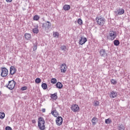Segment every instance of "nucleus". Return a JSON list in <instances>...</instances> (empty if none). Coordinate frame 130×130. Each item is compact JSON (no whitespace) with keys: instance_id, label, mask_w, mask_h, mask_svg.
<instances>
[{"instance_id":"1","label":"nucleus","mask_w":130,"mask_h":130,"mask_svg":"<svg viewBox=\"0 0 130 130\" xmlns=\"http://www.w3.org/2000/svg\"><path fill=\"white\" fill-rule=\"evenodd\" d=\"M96 23L99 26H103L105 23V19L102 16L98 17H96Z\"/></svg>"},{"instance_id":"2","label":"nucleus","mask_w":130,"mask_h":130,"mask_svg":"<svg viewBox=\"0 0 130 130\" xmlns=\"http://www.w3.org/2000/svg\"><path fill=\"white\" fill-rule=\"evenodd\" d=\"M15 86H16V82H15L14 80H11L9 81V84L7 87L10 90H13V89L15 88Z\"/></svg>"},{"instance_id":"3","label":"nucleus","mask_w":130,"mask_h":130,"mask_svg":"<svg viewBox=\"0 0 130 130\" xmlns=\"http://www.w3.org/2000/svg\"><path fill=\"white\" fill-rule=\"evenodd\" d=\"M116 32L114 31H110L109 38L111 40H114L116 38Z\"/></svg>"},{"instance_id":"4","label":"nucleus","mask_w":130,"mask_h":130,"mask_svg":"<svg viewBox=\"0 0 130 130\" xmlns=\"http://www.w3.org/2000/svg\"><path fill=\"white\" fill-rule=\"evenodd\" d=\"M1 71H2V73H1L2 77H5L8 76V74H9V72L8 71V69H7V68H2Z\"/></svg>"},{"instance_id":"5","label":"nucleus","mask_w":130,"mask_h":130,"mask_svg":"<svg viewBox=\"0 0 130 130\" xmlns=\"http://www.w3.org/2000/svg\"><path fill=\"white\" fill-rule=\"evenodd\" d=\"M67 70H68V66L66 63L61 64L60 66V71L62 74H64L67 72Z\"/></svg>"},{"instance_id":"6","label":"nucleus","mask_w":130,"mask_h":130,"mask_svg":"<svg viewBox=\"0 0 130 130\" xmlns=\"http://www.w3.org/2000/svg\"><path fill=\"white\" fill-rule=\"evenodd\" d=\"M42 27H44L46 30L49 29L51 27V23L49 21H45V23H43Z\"/></svg>"},{"instance_id":"7","label":"nucleus","mask_w":130,"mask_h":130,"mask_svg":"<svg viewBox=\"0 0 130 130\" xmlns=\"http://www.w3.org/2000/svg\"><path fill=\"white\" fill-rule=\"evenodd\" d=\"M62 117L61 116H58L56 118V124L57 125H61L62 124Z\"/></svg>"},{"instance_id":"8","label":"nucleus","mask_w":130,"mask_h":130,"mask_svg":"<svg viewBox=\"0 0 130 130\" xmlns=\"http://www.w3.org/2000/svg\"><path fill=\"white\" fill-rule=\"evenodd\" d=\"M87 41L88 40L87 39V38H85V37H81L79 40V44L80 45H83V44H85Z\"/></svg>"},{"instance_id":"9","label":"nucleus","mask_w":130,"mask_h":130,"mask_svg":"<svg viewBox=\"0 0 130 130\" xmlns=\"http://www.w3.org/2000/svg\"><path fill=\"white\" fill-rule=\"evenodd\" d=\"M79 109V106L77 104H73L71 107V110L73 111V112H78Z\"/></svg>"},{"instance_id":"10","label":"nucleus","mask_w":130,"mask_h":130,"mask_svg":"<svg viewBox=\"0 0 130 130\" xmlns=\"http://www.w3.org/2000/svg\"><path fill=\"white\" fill-rule=\"evenodd\" d=\"M16 72H17L16 68L14 66H11L10 67V74L11 75V76H13L16 74Z\"/></svg>"},{"instance_id":"11","label":"nucleus","mask_w":130,"mask_h":130,"mask_svg":"<svg viewBox=\"0 0 130 130\" xmlns=\"http://www.w3.org/2000/svg\"><path fill=\"white\" fill-rule=\"evenodd\" d=\"M109 96L110 98H115L117 96V92L115 91L112 90L110 92Z\"/></svg>"},{"instance_id":"12","label":"nucleus","mask_w":130,"mask_h":130,"mask_svg":"<svg viewBox=\"0 0 130 130\" xmlns=\"http://www.w3.org/2000/svg\"><path fill=\"white\" fill-rule=\"evenodd\" d=\"M38 124H39V126L41 124L45 125V120H44V118H43V117L39 118Z\"/></svg>"},{"instance_id":"13","label":"nucleus","mask_w":130,"mask_h":130,"mask_svg":"<svg viewBox=\"0 0 130 130\" xmlns=\"http://www.w3.org/2000/svg\"><path fill=\"white\" fill-rule=\"evenodd\" d=\"M100 54L103 57H104V56H107V53L105 52V49H102L100 51Z\"/></svg>"},{"instance_id":"14","label":"nucleus","mask_w":130,"mask_h":130,"mask_svg":"<svg viewBox=\"0 0 130 130\" xmlns=\"http://www.w3.org/2000/svg\"><path fill=\"white\" fill-rule=\"evenodd\" d=\"M98 121V118H96V117H93L91 119V122L92 123V125H96L97 122Z\"/></svg>"},{"instance_id":"15","label":"nucleus","mask_w":130,"mask_h":130,"mask_svg":"<svg viewBox=\"0 0 130 130\" xmlns=\"http://www.w3.org/2000/svg\"><path fill=\"white\" fill-rule=\"evenodd\" d=\"M117 15H119V16L121 15H123L124 14V9H120L117 10Z\"/></svg>"},{"instance_id":"16","label":"nucleus","mask_w":130,"mask_h":130,"mask_svg":"<svg viewBox=\"0 0 130 130\" xmlns=\"http://www.w3.org/2000/svg\"><path fill=\"white\" fill-rule=\"evenodd\" d=\"M51 98L53 99V100H56L57 99V93H55L54 94H51Z\"/></svg>"},{"instance_id":"17","label":"nucleus","mask_w":130,"mask_h":130,"mask_svg":"<svg viewBox=\"0 0 130 130\" xmlns=\"http://www.w3.org/2000/svg\"><path fill=\"white\" fill-rule=\"evenodd\" d=\"M25 39L26 40H30L31 39V34L26 33L24 35Z\"/></svg>"},{"instance_id":"18","label":"nucleus","mask_w":130,"mask_h":130,"mask_svg":"<svg viewBox=\"0 0 130 130\" xmlns=\"http://www.w3.org/2000/svg\"><path fill=\"white\" fill-rule=\"evenodd\" d=\"M56 86L58 89H61V88H62V84L59 82H58L56 84Z\"/></svg>"},{"instance_id":"19","label":"nucleus","mask_w":130,"mask_h":130,"mask_svg":"<svg viewBox=\"0 0 130 130\" xmlns=\"http://www.w3.org/2000/svg\"><path fill=\"white\" fill-rule=\"evenodd\" d=\"M38 127H39V129H40V130L45 129V125L41 124V125H39V124H38Z\"/></svg>"},{"instance_id":"20","label":"nucleus","mask_w":130,"mask_h":130,"mask_svg":"<svg viewBox=\"0 0 130 130\" xmlns=\"http://www.w3.org/2000/svg\"><path fill=\"white\" fill-rule=\"evenodd\" d=\"M53 36L54 38H58L59 37V33L57 31L53 32Z\"/></svg>"},{"instance_id":"21","label":"nucleus","mask_w":130,"mask_h":130,"mask_svg":"<svg viewBox=\"0 0 130 130\" xmlns=\"http://www.w3.org/2000/svg\"><path fill=\"white\" fill-rule=\"evenodd\" d=\"M51 114L54 116L55 117H57V115H58V113L56 111V110H54V111L51 112Z\"/></svg>"},{"instance_id":"22","label":"nucleus","mask_w":130,"mask_h":130,"mask_svg":"<svg viewBox=\"0 0 130 130\" xmlns=\"http://www.w3.org/2000/svg\"><path fill=\"white\" fill-rule=\"evenodd\" d=\"M32 32L35 34H38V33L39 32V29L38 27H35L32 29Z\"/></svg>"},{"instance_id":"23","label":"nucleus","mask_w":130,"mask_h":130,"mask_svg":"<svg viewBox=\"0 0 130 130\" xmlns=\"http://www.w3.org/2000/svg\"><path fill=\"white\" fill-rule=\"evenodd\" d=\"M63 9L64 11H69L71 9V6L70 5H65L63 6Z\"/></svg>"},{"instance_id":"24","label":"nucleus","mask_w":130,"mask_h":130,"mask_svg":"<svg viewBox=\"0 0 130 130\" xmlns=\"http://www.w3.org/2000/svg\"><path fill=\"white\" fill-rule=\"evenodd\" d=\"M114 44L115 46H118L120 44V42L118 40H116L114 41Z\"/></svg>"},{"instance_id":"25","label":"nucleus","mask_w":130,"mask_h":130,"mask_svg":"<svg viewBox=\"0 0 130 130\" xmlns=\"http://www.w3.org/2000/svg\"><path fill=\"white\" fill-rule=\"evenodd\" d=\"M118 128L119 130H124L125 128L122 124H121L118 125Z\"/></svg>"},{"instance_id":"26","label":"nucleus","mask_w":130,"mask_h":130,"mask_svg":"<svg viewBox=\"0 0 130 130\" xmlns=\"http://www.w3.org/2000/svg\"><path fill=\"white\" fill-rule=\"evenodd\" d=\"M111 122H112V120H111V119L109 118L105 120V123H106L107 124H109L111 123Z\"/></svg>"},{"instance_id":"27","label":"nucleus","mask_w":130,"mask_h":130,"mask_svg":"<svg viewBox=\"0 0 130 130\" xmlns=\"http://www.w3.org/2000/svg\"><path fill=\"white\" fill-rule=\"evenodd\" d=\"M42 87L44 90H46L47 89V84L46 83H43L42 84Z\"/></svg>"},{"instance_id":"28","label":"nucleus","mask_w":130,"mask_h":130,"mask_svg":"<svg viewBox=\"0 0 130 130\" xmlns=\"http://www.w3.org/2000/svg\"><path fill=\"white\" fill-rule=\"evenodd\" d=\"M99 105H100V102H99V101H96L94 102L93 106L95 107L97 106H99Z\"/></svg>"},{"instance_id":"29","label":"nucleus","mask_w":130,"mask_h":130,"mask_svg":"<svg viewBox=\"0 0 130 130\" xmlns=\"http://www.w3.org/2000/svg\"><path fill=\"white\" fill-rule=\"evenodd\" d=\"M35 83H36V84H40V83H41V79L39 78H36Z\"/></svg>"},{"instance_id":"30","label":"nucleus","mask_w":130,"mask_h":130,"mask_svg":"<svg viewBox=\"0 0 130 130\" xmlns=\"http://www.w3.org/2000/svg\"><path fill=\"white\" fill-rule=\"evenodd\" d=\"M56 82H57V80L55 78H52L51 80V83L52 84H56Z\"/></svg>"},{"instance_id":"31","label":"nucleus","mask_w":130,"mask_h":130,"mask_svg":"<svg viewBox=\"0 0 130 130\" xmlns=\"http://www.w3.org/2000/svg\"><path fill=\"white\" fill-rule=\"evenodd\" d=\"M6 116V115L5 114V113L4 112H0V118L4 119V118Z\"/></svg>"},{"instance_id":"32","label":"nucleus","mask_w":130,"mask_h":130,"mask_svg":"<svg viewBox=\"0 0 130 130\" xmlns=\"http://www.w3.org/2000/svg\"><path fill=\"white\" fill-rule=\"evenodd\" d=\"M33 19H34V21H38V20H39V19H40V17L38 15H35Z\"/></svg>"},{"instance_id":"33","label":"nucleus","mask_w":130,"mask_h":130,"mask_svg":"<svg viewBox=\"0 0 130 130\" xmlns=\"http://www.w3.org/2000/svg\"><path fill=\"white\" fill-rule=\"evenodd\" d=\"M79 25H83V20H82V19L79 18L77 21Z\"/></svg>"},{"instance_id":"34","label":"nucleus","mask_w":130,"mask_h":130,"mask_svg":"<svg viewBox=\"0 0 130 130\" xmlns=\"http://www.w3.org/2000/svg\"><path fill=\"white\" fill-rule=\"evenodd\" d=\"M111 83L113 85H116V84H117V82L116 81V80H115V79L111 80Z\"/></svg>"},{"instance_id":"35","label":"nucleus","mask_w":130,"mask_h":130,"mask_svg":"<svg viewBox=\"0 0 130 130\" xmlns=\"http://www.w3.org/2000/svg\"><path fill=\"white\" fill-rule=\"evenodd\" d=\"M28 89V87L27 86H23L21 88V91H25V90H27Z\"/></svg>"},{"instance_id":"36","label":"nucleus","mask_w":130,"mask_h":130,"mask_svg":"<svg viewBox=\"0 0 130 130\" xmlns=\"http://www.w3.org/2000/svg\"><path fill=\"white\" fill-rule=\"evenodd\" d=\"M60 48H61V50H63L64 51H66V49H67V46H61Z\"/></svg>"},{"instance_id":"37","label":"nucleus","mask_w":130,"mask_h":130,"mask_svg":"<svg viewBox=\"0 0 130 130\" xmlns=\"http://www.w3.org/2000/svg\"><path fill=\"white\" fill-rule=\"evenodd\" d=\"M6 130H12V127H10V126H7L5 128Z\"/></svg>"},{"instance_id":"38","label":"nucleus","mask_w":130,"mask_h":130,"mask_svg":"<svg viewBox=\"0 0 130 130\" xmlns=\"http://www.w3.org/2000/svg\"><path fill=\"white\" fill-rule=\"evenodd\" d=\"M34 51H36V50H37V45H35L34 46Z\"/></svg>"},{"instance_id":"39","label":"nucleus","mask_w":130,"mask_h":130,"mask_svg":"<svg viewBox=\"0 0 130 130\" xmlns=\"http://www.w3.org/2000/svg\"><path fill=\"white\" fill-rule=\"evenodd\" d=\"M7 3H12L13 0H6Z\"/></svg>"},{"instance_id":"40","label":"nucleus","mask_w":130,"mask_h":130,"mask_svg":"<svg viewBox=\"0 0 130 130\" xmlns=\"http://www.w3.org/2000/svg\"><path fill=\"white\" fill-rule=\"evenodd\" d=\"M32 123H36V120L35 119L32 120Z\"/></svg>"},{"instance_id":"41","label":"nucleus","mask_w":130,"mask_h":130,"mask_svg":"<svg viewBox=\"0 0 130 130\" xmlns=\"http://www.w3.org/2000/svg\"><path fill=\"white\" fill-rule=\"evenodd\" d=\"M42 112H45V111H46L45 109H42Z\"/></svg>"},{"instance_id":"42","label":"nucleus","mask_w":130,"mask_h":130,"mask_svg":"<svg viewBox=\"0 0 130 130\" xmlns=\"http://www.w3.org/2000/svg\"><path fill=\"white\" fill-rule=\"evenodd\" d=\"M2 94V92L0 91V95Z\"/></svg>"}]
</instances>
